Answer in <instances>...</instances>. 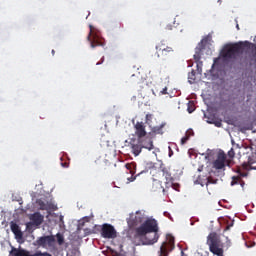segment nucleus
<instances>
[{
	"label": "nucleus",
	"mask_w": 256,
	"mask_h": 256,
	"mask_svg": "<svg viewBox=\"0 0 256 256\" xmlns=\"http://www.w3.org/2000/svg\"><path fill=\"white\" fill-rule=\"evenodd\" d=\"M233 225V223H231V224H228L227 226H226V228H225V231H229L230 229H231V226Z\"/></svg>",
	"instance_id": "37"
},
{
	"label": "nucleus",
	"mask_w": 256,
	"mask_h": 256,
	"mask_svg": "<svg viewBox=\"0 0 256 256\" xmlns=\"http://www.w3.org/2000/svg\"><path fill=\"white\" fill-rule=\"evenodd\" d=\"M227 164V155L225 152H220L217 155L216 160L213 161L212 167L213 169H216V171H219L221 169H225Z\"/></svg>",
	"instance_id": "8"
},
{
	"label": "nucleus",
	"mask_w": 256,
	"mask_h": 256,
	"mask_svg": "<svg viewBox=\"0 0 256 256\" xmlns=\"http://www.w3.org/2000/svg\"><path fill=\"white\" fill-rule=\"evenodd\" d=\"M175 180H166L165 188L162 189L163 193H167L169 189H174V191H179L181 189V185L179 183H175Z\"/></svg>",
	"instance_id": "14"
},
{
	"label": "nucleus",
	"mask_w": 256,
	"mask_h": 256,
	"mask_svg": "<svg viewBox=\"0 0 256 256\" xmlns=\"http://www.w3.org/2000/svg\"><path fill=\"white\" fill-rule=\"evenodd\" d=\"M162 175L163 177H165L166 181H175V179L173 178V176H171L167 168L162 169Z\"/></svg>",
	"instance_id": "18"
},
{
	"label": "nucleus",
	"mask_w": 256,
	"mask_h": 256,
	"mask_svg": "<svg viewBox=\"0 0 256 256\" xmlns=\"http://www.w3.org/2000/svg\"><path fill=\"white\" fill-rule=\"evenodd\" d=\"M221 58H214V63H213V67H215V65H217V63H219V60H220Z\"/></svg>",
	"instance_id": "33"
},
{
	"label": "nucleus",
	"mask_w": 256,
	"mask_h": 256,
	"mask_svg": "<svg viewBox=\"0 0 256 256\" xmlns=\"http://www.w3.org/2000/svg\"><path fill=\"white\" fill-rule=\"evenodd\" d=\"M181 256H187L185 252L181 251Z\"/></svg>",
	"instance_id": "40"
},
{
	"label": "nucleus",
	"mask_w": 256,
	"mask_h": 256,
	"mask_svg": "<svg viewBox=\"0 0 256 256\" xmlns=\"http://www.w3.org/2000/svg\"><path fill=\"white\" fill-rule=\"evenodd\" d=\"M87 39L92 49H95V47H105V42H103V39L97 36V34H93L92 26H90V32H89V35L87 36Z\"/></svg>",
	"instance_id": "6"
},
{
	"label": "nucleus",
	"mask_w": 256,
	"mask_h": 256,
	"mask_svg": "<svg viewBox=\"0 0 256 256\" xmlns=\"http://www.w3.org/2000/svg\"><path fill=\"white\" fill-rule=\"evenodd\" d=\"M131 149L135 157H138V155H141V151H143V147L141 146V143L139 142V140L137 144L132 145Z\"/></svg>",
	"instance_id": "16"
},
{
	"label": "nucleus",
	"mask_w": 256,
	"mask_h": 256,
	"mask_svg": "<svg viewBox=\"0 0 256 256\" xmlns=\"http://www.w3.org/2000/svg\"><path fill=\"white\" fill-rule=\"evenodd\" d=\"M125 167L130 172L131 175H135V168L137 167L135 163H128L125 165Z\"/></svg>",
	"instance_id": "19"
},
{
	"label": "nucleus",
	"mask_w": 256,
	"mask_h": 256,
	"mask_svg": "<svg viewBox=\"0 0 256 256\" xmlns=\"http://www.w3.org/2000/svg\"><path fill=\"white\" fill-rule=\"evenodd\" d=\"M132 77H135V74H133Z\"/></svg>",
	"instance_id": "47"
},
{
	"label": "nucleus",
	"mask_w": 256,
	"mask_h": 256,
	"mask_svg": "<svg viewBox=\"0 0 256 256\" xmlns=\"http://www.w3.org/2000/svg\"><path fill=\"white\" fill-rule=\"evenodd\" d=\"M194 60L196 61V63H199V61H201V50H196L194 54Z\"/></svg>",
	"instance_id": "23"
},
{
	"label": "nucleus",
	"mask_w": 256,
	"mask_h": 256,
	"mask_svg": "<svg viewBox=\"0 0 256 256\" xmlns=\"http://www.w3.org/2000/svg\"><path fill=\"white\" fill-rule=\"evenodd\" d=\"M145 237L147 245H155L159 241V225L154 218H148L139 227L135 229L133 239Z\"/></svg>",
	"instance_id": "1"
},
{
	"label": "nucleus",
	"mask_w": 256,
	"mask_h": 256,
	"mask_svg": "<svg viewBox=\"0 0 256 256\" xmlns=\"http://www.w3.org/2000/svg\"><path fill=\"white\" fill-rule=\"evenodd\" d=\"M155 183H159L158 181H155Z\"/></svg>",
	"instance_id": "48"
},
{
	"label": "nucleus",
	"mask_w": 256,
	"mask_h": 256,
	"mask_svg": "<svg viewBox=\"0 0 256 256\" xmlns=\"http://www.w3.org/2000/svg\"><path fill=\"white\" fill-rule=\"evenodd\" d=\"M153 115L151 114H146V121H150L152 119Z\"/></svg>",
	"instance_id": "34"
},
{
	"label": "nucleus",
	"mask_w": 256,
	"mask_h": 256,
	"mask_svg": "<svg viewBox=\"0 0 256 256\" xmlns=\"http://www.w3.org/2000/svg\"><path fill=\"white\" fill-rule=\"evenodd\" d=\"M217 179L209 176L206 177L205 179H203L201 176H198L196 183H198V185H201V187H209V185H217Z\"/></svg>",
	"instance_id": "13"
},
{
	"label": "nucleus",
	"mask_w": 256,
	"mask_h": 256,
	"mask_svg": "<svg viewBox=\"0 0 256 256\" xmlns=\"http://www.w3.org/2000/svg\"><path fill=\"white\" fill-rule=\"evenodd\" d=\"M105 61V57H102V61L101 62H97L96 65H101V63H103Z\"/></svg>",
	"instance_id": "38"
},
{
	"label": "nucleus",
	"mask_w": 256,
	"mask_h": 256,
	"mask_svg": "<svg viewBox=\"0 0 256 256\" xmlns=\"http://www.w3.org/2000/svg\"><path fill=\"white\" fill-rule=\"evenodd\" d=\"M156 55L159 59H168L173 55V48L167 46L164 42H160L156 45Z\"/></svg>",
	"instance_id": "5"
},
{
	"label": "nucleus",
	"mask_w": 256,
	"mask_h": 256,
	"mask_svg": "<svg viewBox=\"0 0 256 256\" xmlns=\"http://www.w3.org/2000/svg\"><path fill=\"white\" fill-rule=\"evenodd\" d=\"M52 55H55V50H52Z\"/></svg>",
	"instance_id": "42"
},
{
	"label": "nucleus",
	"mask_w": 256,
	"mask_h": 256,
	"mask_svg": "<svg viewBox=\"0 0 256 256\" xmlns=\"http://www.w3.org/2000/svg\"><path fill=\"white\" fill-rule=\"evenodd\" d=\"M101 235L104 239H115V237H117V231L113 225L103 224Z\"/></svg>",
	"instance_id": "9"
},
{
	"label": "nucleus",
	"mask_w": 256,
	"mask_h": 256,
	"mask_svg": "<svg viewBox=\"0 0 256 256\" xmlns=\"http://www.w3.org/2000/svg\"><path fill=\"white\" fill-rule=\"evenodd\" d=\"M213 123L215 124V127H221L223 125L221 120H215Z\"/></svg>",
	"instance_id": "31"
},
{
	"label": "nucleus",
	"mask_w": 256,
	"mask_h": 256,
	"mask_svg": "<svg viewBox=\"0 0 256 256\" xmlns=\"http://www.w3.org/2000/svg\"><path fill=\"white\" fill-rule=\"evenodd\" d=\"M197 71L201 73V67L199 66V64H197Z\"/></svg>",
	"instance_id": "39"
},
{
	"label": "nucleus",
	"mask_w": 256,
	"mask_h": 256,
	"mask_svg": "<svg viewBox=\"0 0 256 256\" xmlns=\"http://www.w3.org/2000/svg\"><path fill=\"white\" fill-rule=\"evenodd\" d=\"M44 219L45 217L39 212H35L30 216V221H32L33 225H36V227H39V225L43 223Z\"/></svg>",
	"instance_id": "15"
},
{
	"label": "nucleus",
	"mask_w": 256,
	"mask_h": 256,
	"mask_svg": "<svg viewBox=\"0 0 256 256\" xmlns=\"http://www.w3.org/2000/svg\"><path fill=\"white\" fill-rule=\"evenodd\" d=\"M11 231L16 235V237H23V232H21V229L19 228V225L16 223L11 224Z\"/></svg>",
	"instance_id": "17"
},
{
	"label": "nucleus",
	"mask_w": 256,
	"mask_h": 256,
	"mask_svg": "<svg viewBox=\"0 0 256 256\" xmlns=\"http://www.w3.org/2000/svg\"><path fill=\"white\" fill-rule=\"evenodd\" d=\"M61 161V167H64V169H67L69 167V161L63 162V157L60 158Z\"/></svg>",
	"instance_id": "26"
},
{
	"label": "nucleus",
	"mask_w": 256,
	"mask_h": 256,
	"mask_svg": "<svg viewBox=\"0 0 256 256\" xmlns=\"http://www.w3.org/2000/svg\"><path fill=\"white\" fill-rule=\"evenodd\" d=\"M188 113H193L195 111V106L193 104H188Z\"/></svg>",
	"instance_id": "28"
},
{
	"label": "nucleus",
	"mask_w": 256,
	"mask_h": 256,
	"mask_svg": "<svg viewBox=\"0 0 256 256\" xmlns=\"http://www.w3.org/2000/svg\"><path fill=\"white\" fill-rule=\"evenodd\" d=\"M173 249H175V237H173L171 234H168L166 236V240L160 246L158 256H169V253H171Z\"/></svg>",
	"instance_id": "4"
},
{
	"label": "nucleus",
	"mask_w": 256,
	"mask_h": 256,
	"mask_svg": "<svg viewBox=\"0 0 256 256\" xmlns=\"http://www.w3.org/2000/svg\"><path fill=\"white\" fill-rule=\"evenodd\" d=\"M135 135L138 139H143L147 137V131L145 130V123L143 122H136L134 125Z\"/></svg>",
	"instance_id": "11"
},
{
	"label": "nucleus",
	"mask_w": 256,
	"mask_h": 256,
	"mask_svg": "<svg viewBox=\"0 0 256 256\" xmlns=\"http://www.w3.org/2000/svg\"><path fill=\"white\" fill-rule=\"evenodd\" d=\"M142 149H147V151H153L155 146L153 145V139L151 137H144L138 139Z\"/></svg>",
	"instance_id": "12"
},
{
	"label": "nucleus",
	"mask_w": 256,
	"mask_h": 256,
	"mask_svg": "<svg viewBox=\"0 0 256 256\" xmlns=\"http://www.w3.org/2000/svg\"><path fill=\"white\" fill-rule=\"evenodd\" d=\"M38 247H53L55 245V236H42L36 240Z\"/></svg>",
	"instance_id": "10"
},
{
	"label": "nucleus",
	"mask_w": 256,
	"mask_h": 256,
	"mask_svg": "<svg viewBox=\"0 0 256 256\" xmlns=\"http://www.w3.org/2000/svg\"><path fill=\"white\" fill-rule=\"evenodd\" d=\"M136 178H137V176H131L130 178H128V181L133 182V181H135Z\"/></svg>",
	"instance_id": "35"
},
{
	"label": "nucleus",
	"mask_w": 256,
	"mask_h": 256,
	"mask_svg": "<svg viewBox=\"0 0 256 256\" xmlns=\"http://www.w3.org/2000/svg\"><path fill=\"white\" fill-rule=\"evenodd\" d=\"M207 245L213 255L223 256V243L221 237L216 232H212L207 237Z\"/></svg>",
	"instance_id": "2"
},
{
	"label": "nucleus",
	"mask_w": 256,
	"mask_h": 256,
	"mask_svg": "<svg viewBox=\"0 0 256 256\" xmlns=\"http://www.w3.org/2000/svg\"><path fill=\"white\" fill-rule=\"evenodd\" d=\"M239 181H241V177L240 176H233L232 177V181H231V185H238Z\"/></svg>",
	"instance_id": "24"
},
{
	"label": "nucleus",
	"mask_w": 256,
	"mask_h": 256,
	"mask_svg": "<svg viewBox=\"0 0 256 256\" xmlns=\"http://www.w3.org/2000/svg\"><path fill=\"white\" fill-rule=\"evenodd\" d=\"M187 141H189V135L186 134V136H184V137L181 139V144H182V145H185V143H187Z\"/></svg>",
	"instance_id": "29"
},
{
	"label": "nucleus",
	"mask_w": 256,
	"mask_h": 256,
	"mask_svg": "<svg viewBox=\"0 0 256 256\" xmlns=\"http://www.w3.org/2000/svg\"><path fill=\"white\" fill-rule=\"evenodd\" d=\"M39 205H40V209H41L42 211H45V210L47 209V206L45 205V202L40 201V202H39Z\"/></svg>",
	"instance_id": "30"
},
{
	"label": "nucleus",
	"mask_w": 256,
	"mask_h": 256,
	"mask_svg": "<svg viewBox=\"0 0 256 256\" xmlns=\"http://www.w3.org/2000/svg\"><path fill=\"white\" fill-rule=\"evenodd\" d=\"M167 29H168V30H171L172 28H171V26H167Z\"/></svg>",
	"instance_id": "41"
},
{
	"label": "nucleus",
	"mask_w": 256,
	"mask_h": 256,
	"mask_svg": "<svg viewBox=\"0 0 256 256\" xmlns=\"http://www.w3.org/2000/svg\"><path fill=\"white\" fill-rule=\"evenodd\" d=\"M95 163H96V164L99 163V160H96Z\"/></svg>",
	"instance_id": "44"
},
{
	"label": "nucleus",
	"mask_w": 256,
	"mask_h": 256,
	"mask_svg": "<svg viewBox=\"0 0 256 256\" xmlns=\"http://www.w3.org/2000/svg\"><path fill=\"white\" fill-rule=\"evenodd\" d=\"M153 133H156L157 135H163V127H154Z\"/></svg>",
	"instance_id": "25"
},
{
	"label": "nucleus",
	"mask_w": 256,
	"mask_h": 256,
	"mask_svg": "<svg viewBox=\"0 0 256 256\" xmlns=\"http://www.w3.org/2000/svg\"><path fill=\"white\" fill-rule=\"evenodd\" d=\"M162 95H167V87L163 88V90L161 91Z\"/></svg>",
	"instance_id": "36"
},
{
	"label": "nucleus",
	"mask_w": 256,
	"mask_h": 256,
	"mask_svg": "<svg viewBox=\"0 0 256 256\" xmlns=\"http://www.w3.org/2000/svg\"><path fill=\"white\" fill-rule=\"evenodd\" d=\"M237 173H239L240 177H247V173L241 172V168H238Z\"/></svg>",
	"instance_id": "32"
},
{
	"label": "nucleus",
	"mask_w": 256,
	"mask_h": 256,
	"mask_svg": "<svg viewBox=\"0 0 256 256\" xmlns=\"http://www.w3.org/2000/svg\"><path fill=\"white\" fill-rule=\"evenodd\" d=\"M11 253L14 256H53L49 252L36 251L35 253L31 254V252L25 249H17V248H13Z\"/></svg>",
	"instance_id": "7"
},
{
	"label": "nucleus",
	"mask_w": 256,
	"mask_h": 256,
	"mask_svg": "<svg viewBox=\"0 0 256 256\" xmlns=\"http://www.w3.org/2000/svg\"><path fill=\"white\" fill-rule=\"evenodd\" d=\"M228 157H230V159H233V157H235V150H233V148L229 150Z\"/></svg>",
	"instance_id": "27"
},
{
	"label": "nucleus",
	"mask_w": 256,
	"mask_h": 256,
	"mask_svg": "<svg viewBox=\"0 0 256 256\" xmlns=\"http://www.w3.org/2000/svg\"><path fill=\"white\" fill-rule=\"evenodd\" d=\"M198 171H201V168H198Z\"/></svg>",
	"instance_id": "46"
},
{
	"label": "nucleus",
	"mask_w": 256,
	"mask_h": 256,
	"mask_svg": "<svg viewBox=\"0 0 256 256\" xmlns=\"http://www.w3.org/2000/svg\"><path fill=\"white\" fill-rule=\"evenodd\" d=\"M145 219V214H143V212L141 211H136V213H131L129 218L126 219L127 221V225H128V233H127V237H129V239H133V231L135 232V230L137 228V225H139L140 223H143V220Z\"/></svg>",
	"instance_id": "3"
},
{
	"label": "nucleus",
	"mask_w": 256,
	"mask_h": 256,
	"mask_svg": "<svg viewBox=\"0 0 256 256\" xmlns=\"http://www.w3.org/2000/svg\"><path fill=\"white\" fill-rule=\"evenodd\" d=\"M188 81L189 83H195V70H192L189 74H188Z\"/></svg>",
	"instance_id": "21"
},
{
	"label": "nucleus",
	"mask_w": 256,
	"mask_h": 256,
	"mask_svg": "<svg viewBox=\"0 0 256 256\" xmlns=\"http://www.w3.org/2000/svg\"><path fill=\"white\" fill-rule=\"evenodd\" d=\"M56 239H57L58 245H63V243H65V237H63V234L61 233L56 234Z\"/></svg>",
	"instance_id": "20"
},
{
	"label": "nucleus",
	"mask_w": 256,
	"mask_h": 256,
	"mask_svg": "<svg viewBox=\"0 0 256 256\" xmlns=\"http://www.w3.org/2000/svg\"><path fill=\"white\" fill-rule=\"evenodd\" d=\"M200 65H203V62H200Z\"/></svg>",
	"instance_id": "45"
},
{
	"label": "nucleus",
	"mask_w": 256,
	"mask_h": 256,
	"mask_svg": "<svg viewBox=\"0 0 256 256\" xmlns=\"http://www.w3.org/2000/svg\"><path fill=\"white\" fill-rule=\"evenodd\" d=\"M242 169H244V171H251L252 169H255V168L251 166V163H243Z\"/></svg>",
	"instance_id": "22"
},
{
	"label": "nucleus",
	"mask_w": 256,
	"mask_h": 256,
	"mask_svg": "<svg viewBox=\"0 0 256 256\" xmlns=\"http://www.w3.org/2000/svg\"><path fill=\"white\" fill-rule=\"evenodd\" d=\"M237 29H239V24L236 25Z\"/></svg>",
	"instance_id": "43"
}]
</instances>
